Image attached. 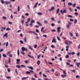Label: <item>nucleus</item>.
Returning <instances> with one entry per match:
<instances>
[{
    "label": "nucleus",
    "instance_id": "f257e3e1",
    "mask_svg": "<svg viewBox=\"0 0 80 80\" xmlns=\"http://www.w3.org/2000/svg\"><path fill=\"white\" fill-rule=\"evenodd\" d=\"M21 49L23 52H24V51H27V49L24 48V47H22Z\"/></svg>",
    "mask_w": 80,
    "mask_h": 80
},
{
    "label": "nucleus",
    "instance_id": "f03ea898",
    "mask_svg": "<svg viewBox=\"0 0 80 80\" xmlns=\"http://www.w3.org/2000/svg\"><path fill=\"white\" fill-rule=\"evenodd\" d=\"M60 12L61 13H62V14H63V13H66V12H67V11H66V10H63V11L62 10H61Z\"/></svg>",
    "mask_w": 80,
    "mask_h": 80
},
{
    "label": "nucleus",
    "instance_id": "7ed1b4c3",
    "mask_svg": "<svg viewBox=\"0 0 80 80\" xmlns=\"http://www.w3.org/2000/svg\"><path fill=\"white\" fill-rule=\"evenodd\" d=\"M67 44H68L67 46H66V50L67 51H68V46H69V44H68V43H67Z\"/></svg>",
    "mask_w": 80,
    "mask_h": 80
},
{
    "label": "nucleus",
    "instance_id": "20e7f679",
    "mask_svg": "<svg viewBox=\"0 0 80 80\" xmlns=\"http://www.w3.org/2000/svg\"><path fill=\"white\" fill-rule=\"evenodd\" d=\"M57 30L58 33H59V32H60V27H58L57 28Z\"/></svg>",
    "mask_w": 80,
    "mask_h": 80
},
{
    "label": "nucleus",
    "instance_id": "39448f33",
    "mask_svg": "<svg viewBox=\"0 0 80 80\" xmlns=\"http://www.w3.org/2000/svg\"><path fill=\"white\" fill-rule=\"evenodd\" d=\"M27 56L29 57V58H32V59H34V58H33V56H31L29 54L27 55Z\"/></svg>",
    "mask_w": 80,
    "mask_h": 80
},
{
    "label": "nucleus",
    "instance_id": "423d86ee",
    "mask_svg": "<svg viewBox=\"0 0 80 80\" xmlns=\"http://www.w3.org/2000/svg\"><path fill=\"white\" fill-rule=\"evenodd\" d=\"M77 67H78V68H79V65H80V62H78V63H76Z\"/></svg>",
    "mask_w": 80,
    "mask_h": 80
},
{
    "label": "nucleus",
    "instance_id": "0eeeda50",
    "mask_svg": "<svg viewBox=\"0 0 80 80\" xmlns=\"http://www.w3.org/2000/svg\"><path fill=\"white\" fill-rule=\"evenodd\" d=\"M4 3H5L7 5L8 4H10V2L9 1H6L4 2Z\"/></svg>",
    "mask_w": 80,
    "mask_h": 80
},
{
    "label": "nucleus",
    "instance_id": "6e6552de",
    "mask_svg": "<svg viewBox=\"0 0 80 80\" xmlns=\"http://www.w3.org/2000/svg\"><path fill=\"white\" fill-rule=\"evenodd\" d=\"M53 42H54V43H56V40H55V39L54 38H53V39L52 40V42L53 43Z\"/></svg>",
    "mask_w": 80,
    "mask_h": 80
},
{
    "label": "nucleus",
    "instance_id": "1a4fd4ad",
    "mask_svg": "<svg viewBox=\"0 0 80 80\" xmlns=\"http://www.w3.org/2000/svg\"><path fill=\"white\" fill-rule=\"evenodd\" d=\"M7 35H8V33H5L3 36V37H6L7 38H8V36H7Z\"/></svg>",
    "mask_w": 80,
    "mask_h": 80
},
{
    "label": "nucleus",
    "instance_id": "9d476101",
    "mask_svg": "<svg viewBox=\"0 0 80 80\" xmlns=\"http://www.w3.org/2000/svg\"><path fill=\"white\" fill-rule=\"evenodd\" d=\"M16 61L17 62H16L17 64H19V63H18V62H20V59H17L16 60Z\"/></svg>",
    "mask_w": 80,
    "mask_h": 80
},
{
    "label": "nucleus",
    "instance_id": "9b49d317",
    "mask_svg": "<svg viewBox=\"0 0 80 80\" xmlns=\"http://www.w3.org/2000/svg\"><path fill=\"white\" fill-rule=\"evenodd\" d=\"M28 78V77H23L22 78L21 80H25L26 78Z\"/></svg>",
    "mask_w": 80,
    "mask_h": 80
},
{
    "label": "nucleus",
    "instance_id": "f8f14e48",
    "mask_svg": "<svg viewBox=\"0 0 80 80\" xmlns=\"http://www.w3.org/2000/svg\"><path fill=\"white\" fill-rule=\"evenodd\" d=\"M70 23L69 22V24L68 25H67L66 26V27L67 28H69V27H70V26H69V25H71Z\"/></svg>",
    "mask_w": 80,
    "mask_h": 80
},
{
    "label": "nucleus",
    "instance_id": "ddd939ff",
    "mask_svg": "<svg viewBox=\"0 0 80 80\" xmlns=\"http://www.w3.org/2000/svg\"><path fill=\"white\" fill-rule=\"evenodd\" d=\"M60 10V9H57L56 10V13H59V10Z\"/></svg>",
    "mask_w": 80,
    "mask_h": 80
},
{
    "label": "nucleus",
    "instance_id": "4468645a",
    "mask_svg": "<svg viewBox=\"0 0 80 80\" xmlns=\"http://www.w3.org/2000/svg\"><path fill=\"white\" fill-rule=\"evenodd\" d=\"M28 48L29 49H30V50H33V48H32L31 47V46H28Z\"/></svg>",
    "mask_w": 80,
    "mask_h": 80
},
{
    "label": "nucleus",
    "instance_id": "2eb2a0df",
    "mask_svg": "<svg viewBox=\"0 0 80 80\" xmlns=\"http://www.w3.org/2000/svg\"><path fill=\"white\" fill-rule=\"evenodd\" d=\"M61 77L62 78H64V77H67V75H61Z\"/></svg>",
    "mask_w": 80,
    "mask_h": 80
},
{
    "label": "nucleus",
    "instance_id": "dca6fc26",
    "mask_svg": "<svg viewBox=\"0 0 80 80\" xmlns=\"http://www.w3.org/2000/svg\"><path fill=\"white\" fill-rule=\"evenodd\" d=\"M54 9V7H52L49 10V11H51V10H53Z\"/></svg>",
    "mask_w": 80,
    "mask_h": 80
},
{
    "label": "nucleus",
    "instance_id": "f3484780",
    "mask_svg": "<svg viewBox=\"0 0 80 80\" xmlns=\"http://www.w3.org/2000/svg\"><path fill=\"white\" fill-rule=\"evenodd\" d=\"M28 68H30V69H31V70H33V68L31 66H30L29 67H28Z\"/></svg>",
    "mask_w": 80,
    "mask_h": 80
},
{
    "label": "nucleus",
    "instance_id": "a211bd4d",
    "mask_svg": "<svg viewBox=\"0 0 80 80\" xmlns=\"http://www.w3.org/2000/svg\"><path fill=\"white\" fill-rule=\"evenodd\" d=\"M57 38L58 40L59 41H61V40L60 39V38H59V37H58V36H57Z\"/></svg>",
    "mask_w": 80,
    "mask_h": 80
},
{
    "label": "nucleus",
    "instance_id": "6ab92c4d",
    "mask_svg": "<svg viewBox=\"0 0 80 80\" xmlns=\"http://www.w3.org/2000/svg\"><path fill=\"white\" fill-rule=\"evenodd\" d=\"M2 56L4 58H6V57H7V55L5 54H2Z\"/></svg>",
    "mask_w": 80,
    "mask_h": 80
},
{
    "label": "nucleus",
    "instance_id": "aec40b11",
    "mask_svg": "<svg viewBox=\"0 0 80 80\" xmlns=\"http://www.w3.org/2000/svg\"><path fill=\"white\" fill-rule=\"evenodd\" d=\"M40 63V61L39 60H38L37 62V65H39Z\"/></svg>",
    "mask_w": 80,
    "mask_h": 80
},
{
    "label": "nucleus",
    "instance_id": "412c9836",
    "mask_svg": "<svg viewBox=\"0 0 80 80\" xmlns=\"http://www.w3.org/2000/svg\"><path fill=\"white\" fill-rule=\"evenodd\" d=\"M8 63H10V58H9L8 61Z\"/></svg>",
    "mask_w": 80,
    "mask_h": 80
},
{
    "label": "nucleus",
    "instance_id": "4be33fe9",
    "mask_svg": "<svg viewBox=\"0 0 80 80\" xmlns=\"http://www.w3.org/2000/svg\"><path fill=\"white\" fill-rule=\"evenodd\" d=\"M63 72V73L64 75H67V73H66V72H65V71L63 70L62 71Z\"/></svg>",
    "mask_w": 80,
    "mask_h": 80
},
{
    "label": "nucleus",
    "instance_id": "5701e85b",
    "mask_svg": "<svg viewBox=\"0 0 80 80\" xmlns=\"http://www.w3.org/2000/svg\"><path fill=\"white\" fill-rule=\"evenodd\" d=\"M17 54L18 56L20 54V51H19V49L18 50Z\"/></svg>",
    "mask_w": 80,
    "mask_h": 80
},
{
    "label": "nucleus",
    "instance_id": "b1692460",
    "mask_svg": "<svg viewBox=\"0 0 80 80\" xmlns=\"http://www.w3.org/2000/svg\"><path fill=\"white\" fill-rule=\"evenodd\" d=\"M37 24H38V25H40V26H42V24H40V22H37Z\"/></svg>",
    "mask_w": 80,
    "mask_h": 80
},
{
    "label": "nucleus",
    "instance_id": "393cba45",
    "mask_svg": "<svg viewBox=\"0 0 80 80\" xmlns=\"http://www.w3.org/2000/svg\"><path fill=\"white\" fill-rule=\"evenodd\" d=\"M77 22V20L75 19L74 21V23L75 24V23H76Z\"/></svg>",
    "mask_w": 80,
    "mask_h": 80
},
{
    "label": "nucleus",
    "instance_id": "a878e982",
    "mask_svg": "<svg viewBox=\"0 0 80 80\" xmlns=\"http://www.w3.org/2000/svg\"><path fill=\"white\" fill-rule=\"evenodd\" d=\"M21 22L22 24H23V23H24V20H23V19L21 20Z\"/></svg>",
    "mask_w": 80,
    "mask_h": 80
},
{
    "label": "nucleus",
    "instance_id": "bb28decb",
    "mask_svg": "<svg viewBox=\"0 0 80 80\" xmlns=\"http://www.w3.org/2000/svg\"><path fill=\"white\" fill-rule=\"evenodd\" d=\"M63 32H61V34H60V37H62V35H63Z\"/></svg>",
    "mask_w": 80,
    "mask_h": 80
},
{
    "label": "nucleus",
    "instance_id": "cd10ccee",
    "mask_svg": "<svg viewBox=\"0 0 80 80\" xmlns=\"http://www.w3.org/2000/svg\"><path fill=\"white\" fill-rule=\"evenodd\" d=\"M56 31V30L55 29H52L51 30V32H55Z\"/></svg>",
    "mask_w": 80,
    "mask_h": 80
},
{
    "label": "nucleus",
    "instance_id": "c85d7f7f",
    "mask_svg": "<svg viewBox=\"0 0 80 80\" xmlns=\"http://www.w3.org/2000/svg\"><path fill=\"white\" fill-rule=\"evenodd\" d=\"M69 33L71 37H73V34H72V32H70Z\"/></svg>",
    "mask_w": 80,
    "mask_h": 80
},
{
    "label": "nucleus",
    "instance_id": "c756f323",
    "mask_svg": "<svg viewBox=\"0 0 80 80\" xmlns=\"http://www.w3.org/2000/svg\"><path fill=\"white\" fill-rule=\"evenodd\" d=\"M2 18H3L4 20H7V18L5 16L3 17Z\"/></svg>",
    "mask_w": 80,
    "mask_h": 80
},
{
    "label": "nucleus",
    "instance_id": "7c9ffc66",
    "mask_svg": "<svg viewBox=\"0 0 80 80\" xmlns=\"http://www.w3.org/2000/svg\"><path fill=\"white\" fill-rule=\"evenodd\" d=\"M26 73L28 75L30 73V72L29 71H27L26 72Z\"/></svg>",
    "mask_w": 80,
    "mask_h": 80
},
{
    "label": "nucleus",
    "instance_id": "2f4dec72",
    "mask_svg": "<svg viewBox=\"0 0 80 80\" xmlns=\"http://www.w3.org/2000/svg\"><path fill=\"white\" fill-rule=\"evenodd\" d=\"M29 25L30 27H32V26H33V23L31 22V23L29 24Z\"/></svg>",
    "mask_w": 80,
    "mask_h": 80
},
{
    "label": "nucleus",
    "instance_id": "473e14b6",
    "mask_svg": "<svg viewBox=\"0 0 80 80\" xmlns=\"http://www.w3.org/2000/svg\"><path fill=\"white\" fill-rule=\"evenodd\" d=\"M24 41L25 42H27V39L26 38H24Z\"/></svg>",
    "mask_w": 80,
    "mask_h": 80
},
{
    "label": "nucleus",
    "instance_id": "72a5a7b5",
    "mask_svg": "<svg viewBox=\"0 0 80 80\" xmlns=\"http://www.w3.org/2000/svg\"><path fill=\"white\" fill-rule=\"evenodd\" d=\"M31 23H35V21L32 20L31 21Z\"/></svg>",
    "mask_w": 80,
    "mask_h": 80
},
{
    "label": "nucleus",
    "instance_id": "f704fd0d",
    "mask_svg": "<svg viewBox=\"0 0 80 80\" xmlns=\"http://www.w3.org/2000/svg\"><path fill=\"white\" fill-rule=\"evenodd\" d=\"M68 17H70V18H72V16L70 15H67Z\"/></svg>",
    "mask_w": 80,
    "mask_h": 80
},
{
    "label": "nucleus",
    "instance_id": "c9c22d12",
    "mask_svg": "<svg viewBox=\"0 0 80 80\" xmlns=\"http://www.w3.org/2000/svg\"><path fill=\"white\" fill-rule=\"evenodd\" d=\"M6 30H7V31H9L10 29L9 28H6Z\"/></svg>",
    "mask_w": 80,
    "mask_h": 80
},
{
    "label": "nucleus",
    "instance_id": "e433bc0d",
    "mask_svg": "<svg viewBox=\"0 0 80 80\" xmlns=\"http://www.w3.org/2000/svg\"><path fill=\"white\" fill-rule=\"evenodd\" d=\"M1 28H2V29H3V30H5V29H6V27H1Z\"/></svg>",
    "mask_w": 80,
    "mask_h": 80
},
{
    "label": "nucleus",
    "instance_id": "4c0bfd02",
    "mask_svg": "<svg viewBox=\"0 0 80 80\" xmlns=\"http://www.w3.org/2000/svg\"><path fill=\"white\" fill-rule=\"evenodd\" d=\"M68 41L67 40H66V41H65L64 43L66 45H68L67 44V43H68Z\"/></svg>",
    "mask_w": 80,
    "mask_h": 80
},
{
    "label": "nucleus",
    "instance_id": "58836bf2",
    "mask_svg": "<svg viewBox=\"0 0 80 80\" xmlns=\"http://www.w3.org/2000/svg\"><path fill=\"white\" fill-rule=\"evenodd\" d=\"M18 12H19V11H20V6L18 7Z\"/></svg>",
    "mask_w": 80,
    "mask_h": 80
},
{
    "label": "nucleus",
    "instance_id": "ea45409f",
    "mask_svg": "<svg viewBox=\"0 0 80 80\" xmlns=\"http://www.w3.org/2000/svg\"><path fill=\"white\" fill-rule=\"evenodd\" d=\"M20 42L22 44H23V41H22V40H20Z\"/></svg>",
    "mask_w": 80,
    "mask_h": 80
},
{
    "label": "nucleus",
    "instance_id": "a19ab883",
    "mask_svg": "<svg viewBox=\"0 0 80 80\" xmlns=\"http://www.w3.org/2000/svg\"><path fill=\"white\" fill-rule=\"evenodd\" d=\"M1 2L2 3V4H3L4 3H5V2L3 1V0H1Z\"/></svg>",
    "mask_w": 80,
    "mask_h": 80
},
{
    "label": "nucleus",
    "instance_id": "79ce46f5",
    "mask_svg": "<svg viewBox=\"0 0 80 80\" xmlns=\"http://www.w3.org/2000/svg\"><path fill=\"white\" fill-rule=\"evenodd\" d=\"M68 5H72V3L71 2H69L68 4Z\"/></svg>",
    "mask_w": 80,
    "mask_h": 80
},
{
    "label": "nucleus",
    "instance_id": "37998d69",
    "mask_svg": "<svg viewBox=\"0 0 80 80\" xmlns=\"http://www.w3.org/2000/svg\"><path fill=\"white\" fill-rule=\"evenodd\" d=\"M41 56V54H39V55H38L37 57L38 58V59L40 58V56Z\"/></svg>",
    "mask_w": 80,
    "mask_h": 80
},
{
    "label": "nucleus",
    "instance_id": "c03bdc74",
    "mask_svg": "<svg viewBox=\"0 0 80 80\" xmlns=\"http://www.w3.org/2000/svg\"><path fill=\"white\" fill-rule=\"evenodd\" d=\"M39 26L38 25H36L35 26V27L36 28H39Z\"/></svg>",
    "mask_w": 80,
    "mask_h": 80
},
{
    "label": "nucleus",
    "instance_id": "a18cd8bd",
    "mask_svg": "<svg viewBox=\"0 0 80 80\" xmlns=\"http://www.w3.org/2000/svg\"><path fill=\"white\" fill-rule=\"evenodd\" d=\"M16 67H17V68H20V66L18 65H17L16 66Z\"/></svg>",
    "mask_w": 80,
    "mask_h": 80
},
{
    "label": "nucleus",
    "instance_id": "49530a36",
    "mask_svg": "<svg viewBox=\"0 0 80 80\" xmlns=\"http://www.w3.org/2000/svg\"><path fill=\"white\" fill-rule=\"evenodd\" d=\"M6 78L7 79H10V78H11V77H6Z\"/></svg>",
    "mask_w": 80,
    "mask_h": 80
},
{
    "label": "nucleus",
    "instance_id": "de8ad7c7",
    "mask_svg": "<svg viewBox=\"0 0 80 80\" xmlns=\"http://www.w3.org/2000/svg\"><path fill=\"white\" fill-rule=\"evenodd\" d=\"M27 21L28 22H30V18H28L27 19Z\"/></svg>",
    "mask_w": 80,
    "mask_h": 80
},
{
    "label": "nucleus",
    "instance_id": "09e8293b",
    "mask_svg": "<svg viewBox=\"0 0 80 80\" xmlns=\"http://www.w3.org/2000/svg\"><path fill=\"white\" fill-rule=\"evenodd\" d=\"M8 23L9 24H10V25H12V22H11L10 21L8 22Z\"/></svg>",
    "mask_w": 80,
    "mask_h": 80
},
{
    "label": "nucleus",
    "instance_id": "8fccbe9b",
    "mask_svg": "<svg viewBox=\"0 0 80 80\" xmlns=\"http://www.w3.org/2000/svg\"><path fill=\"white\" fill-rule=\"evenodd\" d=\"M34 77L35 78H38V77H37V76H36V73H34Z\"/></svg>",
    "mask_w": 80,
    "mask_h": 80
},
{
    "label": "nucleus",
    "instance_id": "3c124183",
    "mask_svg": "<svg viewBox=\"0 0 80 80\" xmlns=\"http://www.w3.org/2000/svg\"><path fill=\"white\" fill-rule=\"evenodd\" d=\"M37 47V44H35L34 46V48H36Z\"/></svg>",
    "mask_w": 80,
    "mask_h": 80
},
{
    "label": "nucleus",
    "instance_id": "603ef678",
    "mask_svg": "<svg viewBox=\"0 0 80 80\" xmlns=\"http://www.w3.org/2000/svg\"><path fill=\"white\" fill-rule=\"evenodd\" d=\"M22 17L23 19H25V16H24L23 15H22Z\"/></svg>",
    "mask_w": 80,
    "mask_h": 80
},
{
    "label": "nucleus",
    "instance_id": "864d4df0",
    "mask_svg": "<svg viewBox=\"0 0 80 80\" xmlns=\"http://www.w3.org/2000/svg\"><path fill=\"white\" fill-rule=\"evenodd\" d=\"M3 49H1L0 50V52H3Z\"/></svg>",
    "mask_w": 80,
    "mask_h": 80
},
{
    "label": "nucleus",
    "instance_id": "5fc2aeb1",
    "mask_svg": "<svg viewBox=\"0 0 80 80\" xmlns=\"http://www.w3.org/2000/svg\"><path fill=\"white\" fill-rule=\"evenodd\" d=\"M8 42H7L6 44V46L7 47V46H8Z\"/></svg>",
    "mask_w": 80,
    "mask_h": 80
},
{
    "label": "nucleus",
    "instance_id": "6e6d98bb",
    "mask_svg": "<svg viewBox=\"0 0 80 80\" xmlns=\"http://www.w3.org/2000/svg\"><path fill=\"white\" fill-rule=\"evenodd\" d=\"M21 52L22 55H25V53L21 51Z\"/></svg>",
    "mask_w": 80,
    "mask_h": 80
},
{
    "label": "nucleus",
    "instance_id": "4d7b16f0",
    "mask_svg": "<svg viewBox=\"0 0 80 80\" xmlns=\"http://www.w3.org/2000/svg\"><path fill=\"white\" fill-rule=\"evenodd\" d=\"M43 37H47V35H45V34H43Z\"/></svg>",
    "mask_w": 80,
    "mask_h": 80
},
{
    "label": "nucleus",
    "instance_id": "13d9d810",
    "mask_svg": "<svg viewBox=\"0 0 80 80\" xmlns=\"http://www.w3.org/2000/svg\"><path fill=\"white\" fill-rule=\"evenodd\" d=\"M55 73V75L56 76H58V73H57V72H56Z\"/></svg>",
    "mask_w": 80,
    "mask_h": 80
},
{
    "label": "nucleus",
    "instance_id": "bf43d9fd",
    "mask_svg": "<svg viewBox=\"0 0 80 80\" xmlns=\"http://www.w3.org/2000/svg\"><path fill=\"white\" fill-rule=\"evenodd\" d=\"M5 67L7 68H8V65H5Z\"/></svg>",
    "mask_w": 80,
    "mask_h": 80
},
{
    "label": "nucleus",
    "instance_id": "052dcab7",
    "mask_svg": "<svg viewBox=\"0 0 80 80\" xmlns=\"http://www.w3.org/2000/svg\"><path fill=\"white\" fill-rule=\"evenodd\" d=\"M42 75H43V77H47V76L46 75H45L44 74H42Z\"/></svg>",
    "mask_w": 80,
    "mask_h": 80
},
{
    "label": "nucleus",
    "instance_id": "680f3d73",
    "mask_svg": "<svg viewBox=\"0 0 80 80\" xmlns=\"http://www.w3.org/2000/svg\"><path fill=\"white\" fill-rule=\"evenodd\" d=\"M51 25L52 27H53V26H54L55 25V24H54V23H52L51 24Z\"/></svg>",
    "mask_w": 80,
    "mask_h": 80
},
{
    "label": "nucleus",
    "instance_id": "e2e57ef3",
    "mask_svg": "<svg viewBox=\"0 0 80 80\" xmlns=\"http://www.w3.org/2000/svg\"><path fill=\"white\" fill-rule=\"evenodd\" d=\"M78 14L77 12H75V13H74V15L76 16L78 15Z\"/></svg>",
    "mask_w": 80,
    "mask_h": 80
},
{
    "label": "nucleus",
    "instance_id": "0e129e2a",
    "mask_svg": "<svg viewBox=\"0 0 80 80\" xmlns=\"http://www.w3.org/2000/svg\"><path fill=\"white\" fill-rule=\"evenodd\" d=\"M69 57V56L68 55H66V58H68Z\"/></svg>",
    "mask_w": 80,
    "mask_h": 80
},
{
    "label": "nucleus",
    "instance_id": "69168bd1",
    "mask_svg": "<svg viewBox=\"0 0 80 80\" xmlns=\"http://www.w3.org/2000/svg\"><path fill=\"white\" fill-rule=\"evenodd\" d=\"M43 29H44V28L43 27L42 28H41V32H42L43 31Z\"/></svg>",
    "mask_w": 80,
    "mask_h": 80
},
{
    "label": "nucleus",
    "instance_id": "338daca9",
    "mask_svg": "<svg viewBox=\"0 0 80 80\" xmlns=\"http://www.w3.org/2000/svg\"><path fill=\"white\" fill-rule=\"evenodd\" d=\"M10 17L11 19H13V15H11Z\"/></svg>",
    "mask_w": 80,
    "mask_h": 80
},
{
    "label": "nucleus",
    "instance_id": "774afa93",
    "mask_svg": "<svg viewBox=\"0 0 80 80\" xmlns=\"http://www.w3.org/2000/svg\"><path fill=\"white\" fill-rule=\"evenodd\" d=\"M71 54L72 55H74V54H75V52H72L71 53Z\"/></svg>",
    "mask_w": 80,
    "mask_h": 80
}]
</instances>
